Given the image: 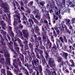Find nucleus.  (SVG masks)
Masks as SVG:
<instances>
[{"instance_id": "obj_1", "label": "nucleus", "mask_w": 75, "mask_h": 75, "mask_svg": "<svg viewBox=\"0 0 75 75\" xmlns=\"http://www.w3.org/2000/svg\"><path fill=\"white\" fill-rule=\"evenodd\" d=\"M14 17V23L13 25L14 26L15 29L17 28V27H18V25L19 27H20L21 28H23V26L21 25H18L17 24H18L19 23H18L16 21V18H18V23H21V21L20 20V15L18 13L17 14V15H15L13 16Z\"/></svg>"}, {"instance_id": "obj_2", "label": "nucleus", "mask_w": 75, "mask_h": 75, "mask_svg": "<svg viewBox=\"0 0 75 75\" xmlns=\"http://www.w3.org/2000/svg\"><path fill=\"white\" fill-rule=\"evenodd\" d=\"M0 2L1 5V6L5 9L4 10V12L5 13H9V11H8V6L7 4V3L6 2H4L2 0H0Z\"/></svg>"}, {"instance_id": "obj_3", "label": "nucleus", "mask_w": 75, "mask_h": 75, "mask_svg": "<svg viewBox=\"0 0 75 75\" xmlns=\"http://www.w3.org/2000/svg\"><path fill=\"white\" fill-rule=\"evenodd\" d=\"M8 17L9 18V19H8L7 17H6V21H7L8 23L9 29V32L12 31V27L10 26V25H11V19H10V15H8Z\"/></svg>"}, {"instance_id": "obj_4", "label": "nucleus", "mask_w": 75, "mask_h": 75, "mask_svg": "<svg viewBox=\"0 0 75 75\" xmlns=\"http://www.w3.org/2000/svg\"><path fill=\"white\" fill-rule=\"evenodd\" d=\"M13 64H18L19 67H21L22 66H21V62L20 61L19 59H17V61L16 59H14L13 61Z\"/></svg>"}, {"instance_id": "obj_5", "label": "nucleus", "mask_w": 75, "mask_h": 75, "mask_svg": "<svg viewBox=\"0 0 75 75\" xmlns=\"http://www.w3.org/2000/svg\"><path fill=\"white\" fill-rule=\"evenodd\" d=\"M63 38L62 37H60L59 38V39L60 40L61 42H62V43H64V41L65 42H67V39L66 37H65V36H64L63 37Z\"/></svg>"}, {"instance_id": "obj_6", "label": "nucleus", "mask_w": 75, "mask_h": 75, "mask_svg": "<svg viewBox=\"0 0 75 75\" xmlns=\"http://www.w3.org/2000/svg\"><path fill=\"white\" fill-rule=\"evenodd\" d=\"M40 5H39L40 7H41V9H42V11H44V5L45 4V2L44 1H42L40 2Z\"/></svg>"}, {"instance_id": "obj_7", "label": "nucleus", "mask_w": 75, "mask_h": 75, "mask_svg": "<svg viewBox=\"0 0 75 75\" xmlns=\"http://www.w3.org/2000/svg\"><path fill=\"white\" fill-rule=\"evenodd\" d=\"M55 13L57 16L60 17H61V15H60V14H61V9H59L57 11H56Z\"/></svg>"}, {"instance_id": "obj_8", "label": "nucleus", "mask_w": 75, "mask_h": 75, "mask_svg": "<svg viewBox=\"0 0 75 75\" xmlns=\"http://www.w3.org/2000/svg\"><path fill=\"white\" fill-rule=\"evenodd\" d=\"M16 33L18 36H21L23 35L22 32L20 30L16 32Z\"/></svg>"}, {"instance_id": "obj_9", "label": "nucleus", "mask_w": 75, "mask_h": 75, "mask_svg": "<svg viewBox=\"0 0 75 75\" xmlns=\"http://www.w3.org/2000/svg\"><path fill=\"white\" fill-rule=\"evenodd\" d=\"M22 32L23 34H28V30L26 29H23L22 30Z\"/></svg>"}, {"instance_id": "obj_10", "label": "nucleus", "mask_w": 75, "mask_h": 75, "mask_svg": "<svg viewBox=\"0 0 75 75\" xmlns=\"http://www.w3.org/2000/svg\"><path fill=\"white\" fill-rule=\"evenodd\" d=\"M13 66L16 69H17V71L19 70V69H18V64L17 63L13 64Z\"/></svg>"}, {"instance_id": "obj_11", "label": "nucleus", "mask_w": 75, "mask_h": 75, "mask_svg": "<svg viewBox=\"0 0 75 75\" xmlns=\"http://www.w3.org/2000/svg\"><path fill=\"white\" fill-rule=\"evenodd\" d=\"M0 31L1 32V34H3V35H6V34H7V33L6 31H4L3 29H1V30H0Z\"/></svg>"}, {"instance_id": "obj_12", "label": "nucleus", "mask_w": 75, "mask_h": 75, "mask_svg": "<svg viewBox=\"0 0 75 75\" xmlns=\"http://www.w3.org/2000/svg\"><path fill=\"white\" fill-rule=\"evenodd\" d=\"M54 28L55 30L56 31V33L58 35L59 34V33H60V31H59V30L57 28Z\"/></svg>"}, {"instance_id": "obj_13", "label": "nucleus", "mask_w": 75, "mask_h": 75, "mask_svg": "<svg viewBox=\"0 0 75 75\" xmlns=\"http://www.w3.org/2000/svg\"><path fill=\"white\" fill-rule=\"evenodd\" d=\"M28 35H29L28 33L23 34L24 37V38H27V40H28Z\"/></svg>"}, {"instance_id": "obj_14", "label": "nucleus", "mask_w": 75, "mask_h": 75, "mask_svg": "<svg viewBox=\"0 0 75 75\" xmlns=\"http://www.w3.org/2000/svg\"><path fill=\"white\" fill-rule=\"evenodd\" d=\"M32 19L35 22V23H37V24H39V22H38V21L35 18V17H33Z\"/></svg>"}, {"instance_id": "obj_15", "label": "nucleus", "mask_w": 75, "mask_h": 75, "mask_svg": "<svg viewBox=\"0 0 75 75\" xmlns=\"http://www.w3.org/2000/svg\"><path fill=\"white\" fill-rule=\"evenodd\" d=\"M39 12L38 10H36L35 11H33L32 12V13L34 14H39L38 13V12Z\"/></svg>"}, {"instance_id": "obj_16", "label": "nucleus", "mask_w": 75, "mask_h": 75, "mask_svg": "<svg viewBox=\"0 0 75 75\" xmlns=\"http://www.w3.org/2000/svg\"><path fill=\"white\" fill-rule=\"evenodd\" d=\"M49 62L50 64H54V60H52V59H49Z\"/></svg>"}, {"instance_id": "obj_17", "label": "nucleus", "mask_w": 75, "mask_h": 75, "mask_svg": "<svg viewBox=\"0 0 75 75\" xmlns=\"http://www.w3.org/2000/svg\"><path fill=\"white\" fill-rule=\"evenodd\" d=\"M0 24L2 26L4 25V27H6V23H4V21H1L0 22Z\"/></svg>"}, {"instance_id": "obj_18", "label": "nucleus", "mask_w": 75, "mask_h": 75, "mask_svg": "<svg viewBox=\"0 0 75 75\" xmlns=\"http://www.w3.org/2000/svg\"><path fill=\"white\" fill-rule=\"evenodd\" d=\"M63 55H65V56L64 57V58L66 59H67V57L68 56V53H65V52H64L63 53Z\"/></svg>"}, {"instance_id": "obj_19", "label": "nucleus", "mask_w": 75, "mask_h": 75, "mask_svg": "<svg viewBox=\"0 0 75 75\" xmlns=\"http://www.w3.org/2000/svg\"><path fill=\"white\" fill-rule=\"evenodd\" d=\"M1 73L3 74L4 75H6V73L5 72L6 70H5V69H2L1 70Z\"/></svg>"}, {"instance_id": "obj_20", "label": "nucleus", "mask_w": 75, "mask_h": 75, "mask_svg": "<svg viewBox=\"0 0 75 75\" xmlns=\"http://www.w3.org/2000/svg\"><path fill=\"white\" fill-rule=\"evenodd\" d=\"M33 1H32L28 4V6L29 7H32L33 6Z\"/></svg>"}, {"instance_id": "obj_21", "label": "nucleus", "mask_w": 75, "mask_h": 75, "mask_svg": "<svg viewBox=\"0 0 75 75\" xmlns=\"http://www.w3.org/2000/svg\"><path fill=\"white\" fill-rule=\"evenodd\" d=\"M39 72L40 73H41V72H42V67H41V66H39Z\"/></svg>"}, {"instance_id": "obj_22", "label": "nucleus", "mask_w": 75, "mask_h": 75, "mask_svg": "<svg viewBox=\"0 0 75 75\" xmlns=\"http://www.w3.org/2000/svg\"><path fill=\"white\" fill-rule=\"evenodd\" d=\"M4 59L3 58H1L0 59V62L1 64H3L4 63Z\"/></svg>"}, {"instance_id": "obj_23", "label": "nucleus", "mask_w": 75, "mask_h": 75, "mask_svg": "<svg viewBox=\"0 0 75 75\" xmlns=\"http://www.w3.org/2000/svg\"><path fill=\"white\" fill-rule=\"evenodd\" d=\"M23 42L25 45H27V43H28V41L26 39H25L24 41Z\"/></svg>"}, {"instance_id": "obj_24", "label": "nucleus", "mask_w": 75, "mask_h": 75, "mask_svg": "<svg viewBox=\"0 0 75 75\" xmlns=\"http://www.w3.org/2000/svg\"><path fill=\"white\" fill-rule=\"evenodd\" d=\"M61 60H62V58L61 57H59L58 58V62H60L61 61Z\"/></svg>"}, {"instance_id": "obj_25", "label": "nucleus", "mask_w": 75, "mask_h": 75, "mask_svg": "<svg viewBox=\"0 0 75 75\" xmlns=\"http://www.w3.org/2000/svg\"><path fill=\"white\" fill-rule=\"evenodd\" d=\"M53 34L55 36V37H57V34H56V32H55V31L53 30Z\"/></svg>"}, {"instance_id": "obj_26", "label": "nucleus", "mask_w": 75, "mask_h": 75, "mask_svg": "<svg viewBox=\"0 0 75 75\" xmlns=\"http://www.w3.org/2000/svg\"><path fill=\"white\" fill-rule=\"evenodd\" d=\"M65 30L66 31V32H67L68 34H71V32L69 31L68 29H67V28L65 29Z\"/></svg>"}, {"instance_id": "obj_27", "label": "nucleus", "mask_w": 75, "mask_h": 75, "mask_svg": "<svg viewBox=\"0 0 75 75\" xmlns=\"http://www.w3.org/2000/svg\"><path fill=\"white\" fill-rule=\"evenodd\" d=\"M9 33H10V35H11V37L12 36V37H14V33H13L12 31H11V32H10Z\"/></svg>"}, {"instance_id": "obj_28", "label": "nucleus", "mask_w": 75, "mask_h": 75, "mask_svg": "<svg viewBox=\"0 0 75 75\" xmlns=\"http://www.w3.org/2000/svg\"><path fill=\"white\" fill-rule=\"evenodd\" d=\"M4 17H6H6L7 16H6V14H4V15H3L2 16H1L2 19H3L4 20H5V18L4 17Z\"/></svg>"}, {"instance_id": "obj_29", "label": "nucleus", "mask_w": 75, "mask_h": 75, "mask_svg": "<svg viewBox=\"0 0 75 75\" xmlns=\"http://www.w3.org/2000/svg\"><path fill=\"white\" fill-rule=\"evenodd\" d=\"M65 12H68L69 13H70V9L68 8H67L65 10Z\"/></svg>"}, {"instance_id": "obj_30", "label": "nucleus", "mask_w": 75, "mask_h": 75, "mask_svg": "<svg viewBox=\"0 0 75 75\" xmlns=\"http://www.w3.org/2000/svg\"><path fill=\"white\" fill-rule=\"evenodd\" d=\"M29 48H28V47L27 46V45H25V50H28Z\"/></svg>"}, {"instance_id": "obj_31", "label": "nucleus", "mask_w": 75, "mask_h": 75, "mask_svg": "<svg viewBox=\"0 0 75 75\" xmlns=\"http://www.w3.org/2000/svg\"><path fill=\"white\" fill-rule=\"evenodd\" d=\"M62 28L63 29H64V28H65V29L67 28V26H65V25L64 24L63 25H62Z\"/></svg>"}, {"instance_id": "obj_32", "label": "nucleus", "mask_w": 75, "mask_h": 75, "mask_svg": "<svg viewBox=\"0 0 75 75\" xmlns=\"http://www.w3.org/2000/svg\"><path fill=\"white\" fill-rule=\"evenodd\" d=\"M29 46L31 49L33 48V45H32L31 43H30L29 44Z\"/></svg>"}, {"instance_id": "obj_33", "label": "nucleus", "mask_w": 75, "mask_h": 75, "mask_svg": "<svg viewBox=\"0 0 75 75\" xmlns=\"http://www.w3.org/2000/svg\"><path fill=\"white\" fill-rule=\"evenodd\" d=\"M29 22L30 23H32V24H33L34 23L33 22V21L31 19H29Z\"/></svg>"}, {"instance_id": "obj_34", "label": "nucleus", "mask_w": 75, "mask_h": 75, "mask_svg": "<svg viewBox=\"0 0 75 75\" xmlns=\"http://www.w3.org/2000/svg\"><path fill=\"white\" fill-rule=\"evenodd\" d=\"M5 55H6L7 57H9L10 56L9 55V54H8V52H7L6 53H5Z\"/></svg>"}, {"instance_id": "obj_35", "label": "nucleus", "mask_w": 75, "mask_h": 75, "mask_svg": "<svg viewBox=\"0 0 75 75\" xmlns=\"http://www.w3.org/2000/svg\"><path fill=\"white\" fill-rule=\"evenodd\" d=\"M14 55L13 56V57L14 58H16V56H17V55H18V54H17V53H16V52H14Z\"/></svg>"}, {"instance_id": "obj_36", "label": "nucleus", "mask_w": 75, "mask_h": 75, "mask_svg": "<svg viewBox=\"0 0 75 75\" xmlns=\"http://www.w3.org/2000/svg\"><path fill=\"white\" fill-rule=\"evenodd\" d=\"M54 56H55V57H56V56H57V54H58V53H57V52H54Z\"/></svg>"}, {"instance_id": "obj_37", "label": "nucleus", "mask_w": 75, "mask_h": 75, "mask_svg": "<svg viewBox=\"0 0 75 75\" xmlns=\"http://www.w3.org/2000/svg\"><path fill=\"white\" fill-rule=\"evenodd\" d=\"M32 64L33 65V69H35V67H34L35 65L34 62H33V61H32Z\"/></svg>"}, {"instance_id": "obj_38", "label": "nucleus", "mask_w": 75, "mask_h": 75, "mask_svg": "<svg viewBox=\"0 0 75 75\" xmlns=\"http://www.w3.org/2000/svg\"><path fill=\"white\" fill-rule=\"evenodd\" d=\"M38 14H36V15L35 16V17L36 18H40V15H38Z\"/></svg>"}, {"instance_id": "obj_39", "label": "nucleus", "mask_w": 75, "mask_h": 75, "mask_svg": "<svg viewBox=\"0 0 75 75\" xmlns=\"http://www.w3.org/2000/svg\"><path fill=\"white\" fill-rule=\"evenodd\" d=\"M75 18H72V24L75 23Z\"/></svg>"}, {"instance_id": "obj_40", "label": "nucleus", "mask_w": 75, "mask_h": 75, "mask_svg": "<svg viewBox=\"0 0 75 75\" xmlns=\"http://www.w3.org/2000/svg\"><path fill=\"white\" fill-rule=\"evenodd\" d=\"M19 3H20L21 6H24V3H23L22 1H20Z\"/></svg>"}, {"instance_id": "obj_41", "label": "nucleus", "mask_w": 75, "mask_h": 75, "mask_svg": "<svg viewBox=\"0 0 75 75\" xmlns=\"http://www.w3.org/2000/svg\"><path fill=\"white\" fill-rule=\"evenodd\" d=\"M36 56L37 57V58H40V56H39V54H38V53H36Z\"/></svg>"}, {"instance_id": "obj_42", "label": "nucleus", "mask_w": 75, "mask_h": 75, "mask_svg": "<svg viewBox=\"0 0 75 75\" xmlns=\"http://www.w3.org/2000/svg\"><path fill=\"white\" fill-rule=\"evenodd\" d=\"M71 67H75V64L74 63H72L70 65Z\"/></svg>"}, {"instance_id": "obj_43", "label": "nucleus", "mask_w": 75, "mask_h": 75, "mask_svg": "<svg viewBox=\"0 0 75 75\" xmlns=\"http://www.w3.org/2000/svg\"><path fill=\"white\" fill-rule=\"evenodd\" d=\"M62 65L63 66V65H65L66 63L63 62H62Z\"/></svg>"}, {"instance_id": "obj_44", "label": "nucleus", "mask_w": 75, "mask_h": 75, "mask_svg": "<svg viewBox=\"0 0 75 75\" xmlns=\"http://www.w3.org/2000/svg\"><path fill=\"white\" fill-rule=\"evenodd\" d=\"M23 21H25L27 20V18L25 17V16H24L23 17Z\"/></svg>"}, {"instance_id": "obj_45", "label": "nucleus", "mask_w": 75, "mask_h": 75, "mask_svg": "<svg viewBox=\"0 0 75 75\" xmlns=\"http://www.w3.org/2000/svg\"><path fill=\"white\" fill-rule=\"evenodd\" d=\"M69 61L71 63V64H73L74 63V61L72 60V59H71L69 60Z\"/></svg>"}, {"instance_id": "obj_46", "label": "nucleus", "mask_w": 75, "mask_h": 75, "mask_svg": "<svg viewBox=\"0 0 75 75\" xmlns=\"http://www.w3.org/2000/svg\"><path fill=\"white\" fill-rule=\"evenodd\" d=\"M48 44L49 45V47L50 48H51V45H52V43H51L50 42V43H49Z\"/></svg>"}, {"instance_id": "obj_47", "label": "nucleus", "mask_w": 75, "mask_h": 75, "mask_svg": "<svg viewBox=\"0 0 75 75\" xmlns=\"http://www.w3.org/2000/svg\"><path fill=\"white\" fill-rule=\"evenodd\" d=\"M6 62L7 64H10V61L9 60H8L7 59H6Z\"/></svg>"}, {"instance_id": "obj_48", "label": "nucleus", "mask_w": 75, "mask_h": 75, "mask_svg": "<svg viewBox=\"0 0 75 75\" xmlns=\"http://www.w3.org/2000/svg\"><path fill=\"white\" fill-rule=\"evenodd\" d=\"M33 61L34 62V64H36V60H35V59H33Z\"/></svg>"}, {"instance_id": "obj_49", "label": "nucleus", "mask_w": 75, "mask_h": 75, "mask_svg": "<svg viewBox=\"0 0 75 75\" xmlns=\"http://www.w3.org/2000/svg\"><path fill=\"white\" fill-rule=\"evenodd\" d=\"M14 45L15 46V47H17V46H18V45L17 44V43L16 42H14Z\"/></svg>"}, {"instance_id": "obj_50", "label": "nucleus", "mask_w": 75, "mask_h": 75, "mask_svg": "<svg viewBox=\"0 0 75 75\" xmlns=\"http://www.w3.org/2000/svg\"><path fill=\"white\" fill-rule=\"evenodd\" d=\"M69 28L70 30H72V27L71 25L69 26Z\"/></svg>"}, {"instance_id": "obj_51", "label": "nucleus", "mask_w": 75, "mask_h": 75, "mask_svg": "<svg viewBox=\"0 0 75 75\" xmlns=\"http://www.w3.org/2000/svg\"><path fill=\"white\" fill-rule=\"evenodd\" d=\"M65 0H63L62 1V3L63 5H65Z\"/></svg>"}, {"instance_id": "obj_52", "label": "nucleus", "mask_w": 75, "mask_h": 75, "mask_svg": "<svg viewBox=\"0 0 75 75\" xmlns=\"http://www.w3.org/2000/svg\"><path fill=\"white\" fill-rule=\"evenodd\" d=\"M24 71H26V72L25 73V74H27V75H28V71H27V69H25L24 70Z\"/></svg>"}, {"instance_id": "obj_53", "label": "nucleus", "mask_w": 75, "mask_h": 75, "mask_svg": "<svg viewBox=\"0 0 75 75\" xmlns=\"http://www.w3.org/2000/svg\"><path fill=\"white\" fill-rule=\"evenodd\" d=\"M35 71H36V75H39V72H38V70H37L36 69Z\"/></svg>"}, {"instance_id": "obj_54", "label": "nucleus", "mask_w": 75, "mask_h": 75, "mask_svg": "<svg viewBox=\"0 0 75 75\" xmlns=\"http://www.w3.org/2000/svg\"><path fill=\"white\" fill-rule=\"evenodd\" d=\"M16 4H17V7H18L19 8L18 9H20V6H19L18 4V3H17V2Z\"/></svg>"}, {"instance_id": "obj_55", "label": "nucleus", "mask_w": 75, "mask_h": 75, "mask_svg": "<svg viewBox=\"0 0 75 75\" xmlns=\"http://www.w3.org/2000/svg\"><path fill=\"white\" fill-rule=\"evenodd\" d=\"M58 42H59V43H60L61 42V41H60V40L59 39L58 40L57 42H56V44H58Z\"/></svg>"}, {"instance_id": "obj_56", "label": "nucleus", "mask_w": 75, "mask_h": 75, "mask_svg": "<svg viewBox=\"0 0 75 75\" xmlns=\"http://www.w3.org/2000/svg\"><path fill=\"white\" fill-rule=\"evenodd\" d=\"M69 69L70 71H72V68L70 66L69 67Z\"/></svg>"}, {"instance_id": "obj_57", "label": "nucleus", "mask_w": 75, "mask_h": 75, "mask_svg": "<svg viewBox=\"0 0 75 75\" xmlns=\"http://www.w3.org/2000/svg\"><path fill=\"white\" fill-rule=\"evenodd\" d=\"M2 28L4 30H6V28H5V27H5V26H4V25H3V26H2Z\"/></svg>"}, {"instance_id": "obj_58", "label": "nucleus", "mask_w": 75, "mask_h": 75, "mask_svg": "<svg viewBox=\"0 0 75 75\" xmlns=\"http://www.w3.org/2000/svg\"><path fill=\"white\" fill-rule=\"evenodd\" d=\"M36 59V63H39V60H38V59H37V58Z\"/></svg>"}, {"instance_id": "obj_59", "label": "nucleus", "mask_w": 75, "mask_h": 75, "mask_svg": "<svg viewBox=\"0 0 75 75\" xmlns=\"http://www.w3.org/2000/svg\"><path fill=\"white\" fill-rule=\"evenodd\" d=\"M65 71L66 72H67V73H69V71L68 70V69H66L65 70Z\"/></svg>"}, {"instance_id": "obj_60", "label": "nucleus", "mask_w": 75, "mask_h": 75, "mask_svg": "<svg viewBox=\"0 0 75 75\" xmlns=\"http://www.w3.org/2000/svg\"><path fill=\"white\" fill-rule=\"evenodd\" d=\"M17 52L19 54V56H20V55H21V54L20 53V52L19 51H17Z\"/></svg>"}, {"instance_id": "obj_61", "label": "nucleus", "mask_w": 75, "mask_h": 75, "mask_svg": "<svg viewBox=\"0 0 75 75\" xmlns=\"http://www.w3.org/2000/svg\"><path fill=\"white\" fill-rule=\"evenodd\" d=\"M11 44H13V42H10V43H9L8 44L9 45H11Z\"/></svg>"}, {"instance_id": "obj_62", "label": "nucleus", "mask_w": 75, "mask_h": 75, "mask_svg": "<svg viewBox=\"0 0 75 75\" xmlns=\"http://www.w3.org/2000/svg\"><path fill=\"white\" fill-rule=\"evenodd\" d=\"M30 30H31V31H34V29L33 28H31L30 29Z\"/></svg>"}, {"instance_id": "obj_63", "label": "nucleus", "mask_w": 75, "mask_h": 75, "mask_svg": "<svg viewBox=\"0 0 75 75\" xmlns=\"http://www.w3.org/2000/svg\"><path fill=\"white\" fill-rule=\"evenodd\" d=\"M25 67H28V64H26L25 65Z\"/></svg>"}, {"instance_id": "obj_64", "label": "nucleus", "mask_w": 75, "mask_h": 75, "mask_svg": "<svg viewBox=\"0 0 75 75\" xmlns=\"http://www.w3.org/2000/svg\"><path fill=\"white\" fill-rule=\"evenodd\" d=\"M69 22H70V20L68 19L67 21V24H68V23H69Z\"/></svg>"}]
</instances>
